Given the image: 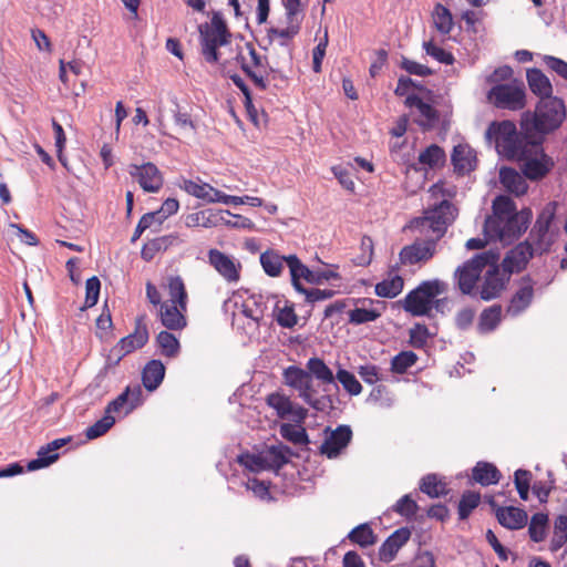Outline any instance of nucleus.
<instances>
[{"instance_id":"ddd939ff","label":"nucleus","mask_w":567,"mask_h":567,"mask_svg":"<svg viewBox=\"0 0 567 567\" xmlns=\"http://www.w3.org/2000/svg\"><path fill=\"white\" fill-rule=\"evenodd\" d=\"M251 63H248L245 55L241 52L236 54V62L240 65V69L252 81L255 86L261 91L268 87V64L267 59L257 53L251 44H247Z\"/></svg>"},{"instance_id":"dca6fc26","label":"nucleus","mask_w":567,"mask_h":567,"mask_svg":"<svg viewBox=\"0 0 567 567\" xmlns=\"http://www.w3.org/2000/svg\"><path fill=\"white\" fill-rule=\"evenodd\" d=\"M128 174L137 181L145 193H157L163 187V175L154 163L131 164Z\"/></svg>"},{"instance_id":"0e129e2a","label":"nucleus","mask_w":567,"mask_h":567,"mask_svg":"<svg viewBox=\"0 0 567 567\" xmlns=\"http://www.w3.org/2000/svg\"><path fill=\"white\" fill-rule=\"evenodd\" d=\"M24 468H27L29 472L35 471V458L28 461L25 466H23L20 462L8 464L7 466L0 468V478L22 474Z\"/></svg>"},{"instance_id":"6e6d98bb","label":"nucleus","mask_w":567,"mask_h":567,"mask_svg":"<svg viewBox=\"0 0 567 567\" xmlns=\"http://www.w3.org/2000/svg\"><path fill=\"white\" fill-rule=\"evenodd\" d=\"M114 416L106 413L101 420L86 429L85 435L90 440L97 439L104 435L114 425Z\"/></svg>"},{"instance_id":"58836bf2","label":"nucleus","mask_w":567,"mask_h":567,"mask_svg":"<svg viewBox=\"0 0 567 567\" xmlns=\"http://www.w3.org/2000/svg\"><path fill=\"white\" fill-rule=\"evenodd\" d=\"M310 375L324 384H334L336 377L332 370L320 358H310L307 362Z\"/></svg>"},{"instance_id":"6e6552de","label":"nucleus","mask_w":567,"mask_h":567,"mask_svg":"<svg viewBox=\"0 0 567 567\" xmlns=\"http://www.w3.org/2000/svg\"><path fill=\"white\" fill-rule=\"evenodd\" d=\"M525 145L522 157L514 159L520 163V169L528 179H540L553 168L554 162L544 153L540 142L532 141Z\"/></svg>"},{"instance_id":"49530a36","label":"nucleus","mask_w":567,"mask_h":567,"mask_svg":"<svg viewBox=\"0 0 567 567\" xmlns=\"http://www.w3.org/2000/svg\"><path fill=\"white\" fill-rule=\"evenodd\" d=\"M567 543V515H559L554 523L550 550L557 551Z\"/></svg>"},{"instance_id":"69168bd1","label":"nucleus","mask_w":567,"mask_h":567,"mask_svg":"<svg viewBox=\"0 0 567 567\" xmlns=\"http://www.w3.org/2000/svg\"><path fill=\"white\" fill-rule=\"evenodd\" d=\"M100 289H101V282L96 276H93L86 280L85 305L87 307H93L97 302Z\"/></svg>"},{"instance_id":"7c9ffc66","label":"nucleus","mask_w":567,"mask_h":567,"mask_svg":"<svg viewBox=\"0 0 567 567\" xmlns=\"http://www.w3.org/2000/svg\"><path fill=\"white\" fill-rule=\"evenodd\" d=\"M288 256H281L274 249H268L260 255V264L269 277H279L282 272L284 264L287 265Z\"/></svg>"},{"instance_id":"a18cd8bd","label":"nucleus","mask_w":567,"mask_h":567,"mask_svg":"<svg viewBox=\"0 0 567 567\" xmlns=\"http://www.w3.org/2000/svg\"><path fill=\"white\" fill-rule=\"evenodd\" d=\"M436 30L442 34H449L453 29V18L450 10L441 3L434 7L432 14Z\"/></svg>"},{"instance_id":"9b49d317","label":"nucleus","mask_w":567,"mask_h":567,"mask_svg":"<svg viewBox=\"0 0 567 567\" xmlns=\"http://www.w3.org/2000/svg\"><path fill=\"white\" fill-rule=\"evenodd\" d=\"M287 267L289 268L291 285L296 291H303V286L301 280H305L312 285H320L323 281H328L330 279H339L340 276L338 272L332 270H320L313 271L310 270L299 258L297 255H288L287 258Z\"/></svg>"},{"instance_id":"c9c22d12","label":"nucleus","mask_w":567,"mask_h":567,"mask_svg":"<svg viewBox=\"0 0 567 567\" xmlns=\"http://www.w3.org/2000/svg\"><path fill=\"white\" fill-rule=\"evenodd\" d=\"M404 280L400 275H394L375 285V295L381 298L392 299L403 290Z\"/></svg>"},{"instance_id":"09e8293b","label":"nucleus","mask_w":567,"mask_h":567,"mask_svg":"<svg viewBox=\"0 0 567 567\" xmlns=\"http://www.w3.org/2000/svg\"><path fill=\"white\" fill-rule=\"evenodd\" d=\"M548 523V516L544 513H536L532 516L528 534L533 542H543L546 537V528Z\"/></svg>"},{"instance_id":"a19ab883","label":"nucleus","mask_w":567,"mask_h":567,"mask_svg":"<svg viewBox=\"0 0 567 567\" xmlns=\"http://www.w3.org/2000/svg\"><path fill=\"white\" fill-rule=\"evenodd\" d=\"M156 346L161 350V354L167 358H175L181 349L178 339L166 330L156 336Z\"/></svg>"},{"instance_id":"72a5a7b5","label":"nucleus","mask_w":567,"mask_h":567,"mask_svg":"<svg viewBox=\"0 0 567 567\" xmlns=\"http://www.w3.org/2000/svg\"><path fill=\"white\" fill-rule=\"evenodd\" d=\"M176 239L177 236L175 235H166L147 241L142 247V258L146 261H151L156 256L157 252L166 250L176 241Z\"/></svg>"},{"instance_id":"603ef678","label":"nucleus","mask_w":567,"mask_h":567,"mask_svg":"<svg viewBox=\"0 0 567 567\" xmlns=\"http://www.w3.org/2000/svg\"><path fill=\"white\" fill-rule=\"evenodd\" d=\"M416 360L417 355L413 351H402L392 358L391 370L399 374L405 373Z\"/></svg>"},{"instance_id":"052dcab7","label":"nucleus","mask_w":567,"mask_h":567,"mask_svg":"<svg viewBox=\"0 0 567 567\" xmlns=\"http://www.w3.org/2000/svg\"><path fill=\"white\" fill-rule=\"evenodd\" d=\"M417 503L409 494L403 495L393 505V511L406 518L414 517L417 513Z\"/></svg>"},{"instance_id":"b1692460","label":"nucleus","mask_w":567,"mask_h":567,"mask_svg":"<svg viewBox=\"0 0 567 567\" xmlns=\"http://www.w3.org/2000/svg\"><path fill=\"white\" fill-rule=\"evenodd\" d=\"M359 302L362 303V307H357L348 312V321L350 324L360 326L373 322L381 317L384 307L382 306L381 309H379L373 307V305H382V302L373 299H361Z\"/></svg>"},{"instance_id":"c03bdc74","label":"nucleus","mask_w":567,"mask_h":567,"mask_svg":"<svg viewBox=\"0 0 567 567\" xmlns=\"http://www.w3.org/2000/svg\"><path fill=\"white\" fill-rule=\"evenodd\" d=\"M348 538L359 546L365 548L373 545L377 542V536L369 524H360L354 527L349 534Z\"/></svg>"},{"instance_id":"39448f33","label":"nucleus","mask_w":567,"mask_h":567,"mask_svg":"<svg viewBox=\"0 0 567 567\" xmlns=\"http://www.w3.org/2000/svg\"><path fill=\"white\" fill-rule=\"evenodd\" d=\"M447 284L440 279L424 280L406 293L400 303L413 317L432 316L433 299L445 293Z\"/></svg>"},{"instance_id":"e433bc0d","label":"nucleus","mask_w":567,"mask_h":567,"mask_svg":"<svg viewBox=\"0 0 567 567\" xmlns=\"http://www.w3.org/2000/svg\"><path fill=\"white\" fill-rule=\"evenodd\" d=\"M502 184L506 189L516 194L523 195L526 193L527 185L523 177L513 168L504 167L499 172Z\"/></svg>"},{"instance_id":"20e7f679","label":"nucleus","mask_w":567,"mask_h":567,"mask_svg":"<svg viewBox=\"0 0 567 567\" xmlns=\"http://www.w3.org/2000/svg\"><path fill=\"white\" fill-rule=\"evenodd\" d=\"M199 44L202 55L208 63L219 61L218 48L227 45L231 40V33L228 30L226 21L219 11L213 12L209 22L198 25Z\"/></svg>"},{"instance_id":"f3484780","label":"nucleus","mask_w":567,"mask_h":567,"mask_svg":"<svg viewBox=\"0 0 567 567\" xmlns=\"http://www.w3.org/2000/svg\"><path fill=\"white\" fill-rule=\"evenodd\" d=\"M208 264L229 284L240 280L241 264L234 257L212 248L207 252Z\"/></svg>"},{"instance_id":"de8ad7c7","label":"nucleus","mask_w":567,"mask_h":567,"mask_svg":"<svg viewBox=\"0 0 567 567\" xmlns=\"http://www.w3.org/2000/svg\"><path fill=\"white\" fill-rule=\"evenodd\" d=\"M267 403L270 408H272L277 415L281 419L289 417L293 411V404L284 394L280 393H271L267 396Z\"/></svg>"},{"instance_id":"4c0bfd02","label":"nucleus","mask_w":567,"mask_h":567,"mask_svg":"<svg viewBox=\"0 0 567 567\" xmlns=\"http://www.w3.org/2000/svg\"><path fill=\"white\" fill-rule=\"evenodd\" d=\"M286 384L295 390H307L312 379L309 372L301 368L290 365L284 372Z\"/></svg>"},{"instance_id":"680f3d73","label":"nucleus","mask_w":567,"mask_h":567,"mask_svg":"<svg viewBox=\"0 0 567 567\" xmlns=\"http://www.w3.org/2000/svg\"><path fill=\"white\" fill-rule=\"evenodd\" d=\"M238 462L251 472H260L267 470L262 451L257 454H241L238 457Z\"/></svg>"},{"instance_id":"423d86ee","label":"nucleus","mask_w":567,"mask_h":567,"mask_svg":"<svg viewBox=\"0 0 567 567\" xmlns=\"http://www.w3.org/2000/svg\"><path fill=\"white\" fill-rule=\"evenodd\" d=\"M530 218V209H523L512 216L503 217L501 220L499 218H486L483 231L492 239L511 244L528 228Z\"/></svg>"},{"instance_id":"3c124183","label":"nucleus","mask_w":567,"mask_h":567,"mask_svg":"<svg viewBox=\"0 0 567 567\" xmlns=\"http://www.w3.org/2000/svg\"><path fill=\"white\" fill-rule=\"evenodd\" d=\"M280 434L284 439L292 442L293 444L305 445L309 443L308 434L302 426L293 424H282L280 426Z\"/></svg>"},{"instance_id":"bf43d9fd","label":"nucleus","mask_w":567,"mask_h":567,"mask_svg":"<svg viewBox=\"0 0 567 567\" xmlns=\"http://www.w3.org/2000/svg\"><path fill=\"white\" fill-rule=\"evenodd\" d=\"M532 473L527 470H517L514 474L515 487L518 492L520 499L527 501L530 488Z\"/></svg>"},{"instance_id":"4468645a","label":"nucleus","mask_w":567,"mask_h":567,"mask_svg":"<svg viewBox=\"0 0 567 567\" xmlns=\"http://www.w3.org/2000/svg\"><path fill=\"white\" fill-rule=\"evenodd\" d=\"M456 215V207L451 202L443 199L425 212L423 223L437 235V238H441L454 221Z\"/></svg>"},{"instance_id":"7ed1b4c3","label":"nucleus","mask_w":567,"mask_h":567,"mask_svg":"<svg viewBox=\"0 0 567 567\" xmlns=\"http://www.w3.org/2000/svg\"><path fill=\"white\" fill-rule=\"evenodd\" d=\"M485 137L488 142H494L497 152L509 159L522 157L525 144L532 142L527 135L517 132L512 121L492 122Z\"/></svg>"},{"instance_id":"a211bd4d","label":"nucleus","mask_w":567,"mask_h":567,"mask_svg":"<svg viewBox=\"0 0 567 567\" xmlns=\"http://www.w3.org/2000/svg\"><path fill=\"white\" fill-rule=\"evenodd\" d=\"M352 440V430L350 425L341 424L327 435L320 446V452L328 458L338 457Z\"/></svg>"},{"instance_id":"c756f323","label":"nucleus","mask_w":567,"mask_h":567,"mask_svg":"<svg viewBox=\"0 0 567 567\" xmlns=\"http://www.w3.org/2000/svg\"><path fill=\"white\" fill-rule=\"evenodd\" d=\"M527 82L530 91L540 96V99L551 96V83L539 69H532L527 72Z\"/></svg>"},{"instance_id":"f8f14e48","label":"nucleus","mask_w":567,"mask_h":567,"mask_svg":"<svg viewBox=\"0 0 567 567\" xmlns=\"http://www.w3.org/2000/svg\"><path fill=\"white\" fill-rule=\"evenodd\" d=\"M480 289V298L485 301L496 299L505 290L511 275L498 266V254L494 252L493 262H488Z\"/></svg>"},{"instance_id":"bb28decb","label":"nucleus","mask_w":567,"mask_h":567,"mask_svg":"<svg viewBox=\"0 0 567 567\" xmlns=\"http://www.w3.org/2000/svg\"><path fill=\"white\" fill-rule=\"evenodd\" d=\"M455 172L466 174L472 172L476 166V156L468 145L458 144L454 146L451 156Z\"/></svg>"},{"instance_id":"cd10ccee","label":"nucleus","mask_w":567,"mask_h":567,"mask_svg":"<svg viewBox=\"0 0 567 567\" xmlns=\"http://www.w3.org/2000/svg\"><path fill=\"white\" fill-rule=\"evenodd\" d=\"M164 377L165 365L157 359L148 361L142 371L143 385L150 392L155 391L162 384Z\"/></svg>"},{"instance_id":"aec40b11","label":"nucleus","mask_w":567,"mask_h":567,"mask_svg":"<svg viewBox=\"0 0 567 567\" xmlns=\"http://www.w3.org/2000/svg\"><path fill=\"white\" fill-rule=\"evenodd\" d=\"M186 312L187 305L182 309V305L165 302L159 308L158 317L167 330L181 331L187 326Z\"/></svg>"},{"instance_id":"37998d69","label":"nucleus","mask_w":567,"mask_h":567,"mask_svg":"<svg viewBox=\"0 0 567 567\" xmlns=\"http://www.w3.org/2000/svg\"><path fill=\"white\" fill-rule=\"evenodd\" d=\"M167 289L169 296L168 303L182 305V309H184L188 297L183 279L179 276L169 277Z\"/></svg>"},{"instance_id":"393cba45","label":"nucleus","mask_w":567,"mask_h":567,"mask_svg":"<svg viewBox=\"0 0 567 567\" xmlns=\"http://www.w3.org/2000/svg\"><path fill=\"white\" fill-rule=\"evenodd\" d=\"M534 297V288L529 279H524L523 285L512 297L506 308V313L516 317L525 311L532 303Z\"/></svg>"},{"instance_id":"2f4dec72","label":"nucleus","mask_w":567,"mask_h":567,"mask_svg":"<svg viewBox=\"0 0 567 567\" xmlns=\"http://www.w3.org/2000/svg\"><path fill=\"white\" fill-rule=\"evenodd\" d=\"M472 475L483 486L497 484L502 476L497 467L487 462H477L473 467Z\"/></svg>"},{"instance_id":"0eeeda50","label":"nucleus","mask_w":567,"mask_h":567,"mask_svg":"<svg viewBox=\"0 0 567 567\" xmlns=\"http://www.w3.org/2000/svg\"><path fill=\"white\" fill-rule=\"evenodd\" d=\"M285 8V28L271 27L267 30L269 42L278 41L280 47H289L292 39L299 34L305 18L301 0H281Z\"/></svg>"},{"instance_id":"c85d7f7f","label":"nucleus","mask_w":567,"mask_h":567,"mask_svg":"<svg viewBox=\"0 0 567 567\" xmlns=\"http://www.w3.org/2000/svg\"><path fill=\"white\" fill-rule=\"evenodd\" d=\"M262 454L265 457L267 470H278L289 462L292 452L290 447L279 443L277 445L266 447L265 450H262Z\"/></svg>"},{"instance_id":"1a4fd4ad","label":"nucleus","mask_w":567,"mask_h":567,"mask_svg":"<svg viewBox=\"0 0 567 567\" xmlns=\"http://www.w3.org/2000/svg\"><path fill=\"white\" fill-rule=\"evenodd\" d=\"M494 252L484 251L458 266L454 272V280L463 295H472L483 270L488 262H493Z\"/></svg>"},{"instance_id":"774afa93","label":"nucleus","mask_w":567,"mask_h":567,"mask_svg":"<svg viewBox=\"0 0 567 567\" xmlns=\"http://www.w3.org/2000/svg\"><path fill=\"white\" fill-rule=\"evenodd\" d=\"M544 62L548 69L557 73L563 79L567 80V62L551 55H545Z\"/></svg>"},{"instance_id":"f257e3e1","label":"nucleus","mask_w":567,"mask_h":567,"mask_svg":"<svg viewBox=\"0 0 567 567\" xmlns=\"http://www.w3.org/2000/svg\"><path fill=\"white\" fill-rule=\"evenodd\" d=\"M556 203H548L538 214L536 223L524 243H519L507 251L502 261V268L512 276L527 266L535 254L547 252L559 235L556 223Z\"/></svg>"},{"instance_id":"9d476101","label":"nucleus","mask_w":567,"mask_h":567,"mask_svg":"<svg viewBox=\"0 0 567 567\" xmlns=\"http://www.w3.org/2000/svg\"><path fill=\"white\" fill-rule=\"evenodd\" d=\"M525 87L522 82L513 81L496 84L487 93V99L498 109L518 111L525 106Z\"/></svg>"},{"instance_id":"5fc2aeb1","label":"nucleus","mask_w":567,"mask_h":567,"mask_svg":"<svg viewBox=\"0 0 567 567\" xmlns=\"http://www.w3.org/2000/svg\"><path fill=\"white\" fill-rule=\"evenodd\" d=\"M481 496L478 493L466 492L462 495L458 503V517L460 519H466L472 511L480 504Z\"/></svg>"},{"instance_id":"412c9836","label":"nucleus","mask_w":567,"mask_h":567,"mask_svg":"<svg viewBox=\"0 0 567 567\" xmlns=\"http://www.w3.org/2000/svg\"><path fill=\"white\" fill-rule=\"evenodd\" d=\"M410 537L411 532L406 527L394 530L380 546L378 553L379 559L383 563L392 561Z\"/></svg>"},{"instance_id":"4be33fe9","label":"nucleus","mask_w":567,"mask_h":567,"mask_svg":"<svg viewBox=\"0 0 567 567\" xmlns=\"http://www.w3.org/2000/svg\"><path fill=\"white\" fill-rule=\"evenodd\" d=\"M404 103L408 107L417 110L420 117L415 122L419 126L425 130L435 126L439 121V113L430 103L424 102L416 94L408 95Z\"/></svg>"},{"instance_id":"5701e85b","label":"nucleus","mask_w":567,"mask_h":567,"mask_svg":"<svg viewBox=\"0 0 567 567\" xmlns=\"http://www.w3.org/2000/svg\"><path fill=\"white\" fill-rule=\"evenodd\" d=\"M230 216L231 213L229 210L204 209L200 212L188 214L185 218V225L187 227L213 228L218 225H221L224 217Z\"/></svg>"},{"instance_id":"864d4df0","label":"nucleus","mask_w":567,"mask_h":567,"mask_svg":"<svg viewBox=\"0 0 567 567\" xmlns=\"http://www.w3.org/2000/svg\"><path fill=\"white\" fill-rule=\"evenodd\" d=\"M336 379L341 383L343 389L350 394V395H358L362 391V385L355 378V375L348 370L339 369Z\"/></svg>"},{"instance_id":"13d9d810","label":"nucleus","mask_w":567,"mask_h":567,"mask_svg":"<svg viewBox=\"0 0 567 567\" xmlns=\"http://www.w3.org/2000/svg\"><path fill=\"white\" fill-rule=\"evenodd\" d=\"M52 127L54 133V145L56 148V156L59 162L68 169V161L63 154V150L66 143V136L63 127L55 120H52Z\"/></svg>"},{"instance_id":"2eb2a0df","label":"nucleus","mask_w":567,"mask_h":567,"mask_svg":"<svg viewBox=\"0 0 567 567\" xmlns=\"http://www.w3.org/2000/svg\"><path fill=\"white\" fill-rule=\"evenodd\" d=\"M148 338L150 334L145 323V316H140L136 318L134 331L122 338L113 348V352H118L113 364H118L125 355L143 348L147 343Z\"/></svg>"},{"instance_id":"f704fd0d","label":"nucleus","mask_w":567,"mask_h":567,"mask_svg":"<svg viewBox=\"0 0 567 567\" xmlns=\"http://www.w3.org/2000/svg\"><path fill=\"white\" fill-rule=\"evenodd\" d=\"M502 307L493 305L484 309L480 316L477 329L481 333H488L494 331L501 322Z\"/></svg>"},{"instance_id":"8fccbe9b","label":"nucleus","mask_w":567,"mask_h":567,"mask_svg":"<svg viewBox=\"0 0 567 567\" xmlns=\"http://www.w3.org/2000/svg\"><path fill=\"white\" fill-rule=\"evenodd\" d=\"M492 209L493 214L487 218H499V220L503 217L512 216L517 213L515 203L508 196L504 195H499L493 200Z\"/></svg>"},{"instance_id":"ea45409f","label":"nucleus","mask_w":567,"mask_h":567,"mask_svg":"<svg viewBox=\"0 0 567 567\" xmlns=\"http://www.w3.org/2000/svg\"><path fill=\"white\" fill-rule=\"evenodd\" d=\"M445 158L446 156L443 148L436 144H432L420 153L419 163L424 168H435L442 166L445 163Z\"/></svg>"},{"instance_id":"a878e982","label":"nucleus","mask_w":567,"mask_h":567,"mask_svg":"<svg viewBox=\"0 0 567 567\" xmlns=\"http://www.w3.org/2000/svg\"><path fill=\"white\" fill-rule=\"evenodd\" d=\"M495 515L498 523L508 529H520L528 519L524 509L514 506L498 507Z\"/></svg>"},{"instance_id":"e2e57ef3","label":"nucleus","mask_w":567,"mask_h":567,"mask_svg":"<svg viewBox=\"0 0 567 567\" xmlns=\"http://www.w3.org/2000/svg\"><path fill=\"white\" fill-rule=\"evenodd\" d=\"M276 321L282 328L295 327L298 322V318L293 305H285L282 308L277 307Z\"/></svg>"},{"instance_id":"f03ea898","label":"nucleus","mask_w":567,"mask_h":567,"mask_svg":"<svg viewBox=\"0 0 567 567\" xmlns=\"http://www.w3.org/2000/svg\"><path fill=\"white\" fill-rule=\"evenodd\" d=\"M566 118V105L556 96L540 99L534 113L526 112L522 117V128L526 134H548L556 131Z\"/></svg>"},{"instance_id":"79ce46f5","label":"nucleus","mask_w":567,"mask_h":567,"mask_svg":"<svg viewBox=\"0 0 567 567\" xmlns=\"http://www.w3.org/2000/svg\"><path fill=\"white\" fill-rule=\"evenodd\" d=\"M420 489L432 498L447 494L446 483L436 474L425 475L420 483Z\"/></svg>"},{"instance_id":"4d7b16f0","label":"nucleus","mask_w":567,"mask_h":567,"mask_svg":"<svg viewBox=\"0 0 567 567\" xmlns=\"http://www.w3.org/2000/svg\"><path fill=\"white\" fill-rule=\"evenodd\" d=\"M423 49L425 50L427 55L432 56L434 60H436L440 63L451 65L455 61V58L451 52L436 45L432 41L424 42Z\"/></svg>"},{"instance_id":"338daca9","label":"nucleus","mask_w":567,"mask_h":567,"mask_svg":"<svg viewBox=\"0 0 567 567\" xmlns=\"http://www.w3.org/2000/svg\"><path fill=\"white\" fill-rule=\"evenodd\" d=\"M429 337V330L424 324L416 323L410 330L411 343L416 348L423 347L426 343Z\"/></svg>"},{"instance_id":"473e14b6","label":"nucleus","mask_w":567,"mask_h":567,"mask_svg":"<svg viewBox=\"0 0 567 567\" xmlns=\"http://www.w3.org/2000/svg\"><path fill=\"white\" fill-rule=\"evenodd\" d=\"M182 188L189 195L207 203H215L218 189L207 183H198L192 179L184 181Z\"/></svg>"},{"instance_id":"6ab92c4d","label":"nucleus","mask_w":567,"mask_h":567,"mask_svg":"<svg viewBox=\"0 0 567 567\" xmlns=\"http://www.w3.org/2000/svg\"><path fill=\"white\" fill-rule=\"evenodd\" d=\"M435 249V240L415 241L402 248L400 251V261L402 265L426 262L434 256Z\"/></svg>"}]
</instances>
